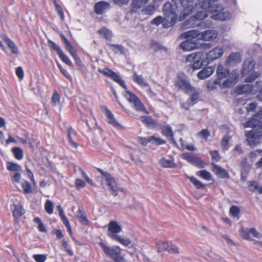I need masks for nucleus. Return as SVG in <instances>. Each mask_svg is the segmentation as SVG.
I'll use <instances>...</instances> for the list:
<instances>
[{"label": "nucleus", "instance_id": "obj_4", "mask_svg": "<svg viewBox=\"0 0 262 262\" xmlns=\"http://www.w3.org/2000/svg\"><path fill=\"white\" fill-rule=\"evenodd\" d=\"M105 254L115 262H119L123 259L121 255V249L119 246L109 247L102 242L99 243Z\"/></svg>", "mask_w": 262, "mask_h": 262}, {"label": "nucleus", "instance_id": "obj_38", "mask_svg": "<svg viewBox=\"0 0 262 262\" xmlns=\"http://www.w3.org/2000/svg\"><path fill=\"white\" fill-rule=\"evenodd\" d=\"M76 134V132L72 127H70L69 128H68L67 130V137L69 144L71 146L74 147L75 148H77L78 147V144L73 140L71 136L72 134L75 135Z\"/></svg>", "mask_w": 262, "mask_h": 262}, {"label": "nucleus", "instance_id": "obj_55", "mask_svg": "<svg viewBox=\"0 0 262 262\" xmlns=\"http://www.w3.org/2000/svg\"><path fill=\"white\" fill-rule=\"evenodd\" d=\"M107 45L108 47L111 48L112 49V50H113V51L116 53H118L119 52L121 53H122L123 52L124 48L122 45H114V44H111V43H108Z\"/></svg>", "mask_w": 262, "mask_h": 262}, {"label": "nucleus", "instance_id": "obj_11", "mask_svg": "<svg viewBox=\"0 0 262 262\" xmlns=\"http://www.w3.org/2000/svg\"><path fill=\"white\" fill-rule=\"evenodd\" d=\"M48 42L50 48L56 52L62 62L70 67L72 66L73 64L71 60L68 56L63 52L59 46L51 40H49Z\"/></svg>", "mask_w": 262, "mask_h": 262}, {"label": "nucleus", "instance_id": "obj_18", "mask_svg": "<svg viewBox=\"0 0 262 262\" xmlns=\"http://www.w3.org/2000/svg\"><path fill=\"white\" fill-rule=\"evenodd\" d=\"M224 53V50L221 48L216 47L213 48L208 53H206V58L208 61H212L221 57Z\"/></svg>", "mask_w": 262, "mask_h": 262}, {"label": "nucleus", "instance_id": "obj_28", "mask_svg": "<svg viewBox=\"0 0 262 262\" xmlns=\"http://www.w3.org/2000/svg\"><path fill=\"white\" fill-rule=\"evenodd\" d=\"M236 90L238 94H251L254 90V87L252 84H246L237 86Z\"/></svg>", "mask_w": 262, "mask_h": 262}, {"label": "nucleus", "instance_id": "obj_35", "mask_svg": "<svg viewBox=\"0 0 262 262\" xmlns=\"http://www.w3.org/2000/svg\"><path fill=\"white\" fill-rule=\"evenodd\" d=\"M12 214L15 219H18L22 216L24 214V211L23 207L21 204L14 205Z\"/></svg>", "mask_w": 262, "mask_h": 262}, {"label": "nucleus", "instance_id": "obj_31", "mask_svg": "<svg viewBox=\"0 0 262 262\" xmlns=\"http://www.w3.org/2000/svg\"><path fill=\"white\" fill-rule=\"evenodd\" d=\"M201 33V32L197 30H191L185 32L183 36L185 38L191 39L192 40L197 38L198 40H200Z\"/></svg>", "mask_w": 262, "mask_h": 262}, {"label": "nucleus", "instance_id": "obj_30", "mask_svg": "<svg viewBox=\"0 0 262 262\" xmlns=\"http://www.w3.org/2000/svg\"><path fill=\"white\" fill-rule=\"evenodd\" d=\"M3 39L6 42L8 48L11 50L12 53L16 54L18 53V48L7 35H3Z\"/></svg>", "mask_w": 262, "mask_h": 262}, {"label": "nucleus", "instance_id": "obj_15", "mask_svg": "<svg viewBox=\"0 0 262 262\" xmlns=\"http://www.w3.org/2000/svg\"><path fill=\"white\" fill-rule=\"evenodd\" d=\"M122 231V227L116 221H111L108 225L107 235L111 239H114V236H118L117 233Z\"/></svg>", "mask_w": 262, "mask_h": 262}, {"label": "nucleus", "instance_id": "obj_1", "mask_svg": "<svg viewBox=\"0 0 262 262\" xmlns=\"http://www.w3.org/2000/svg\"><path fill=\"white\" fill-rule=\"evenodd\" d=\"M262 108L255 114L250 119L244 124V127L252 128L250 131L245 133L248 145L254 146L259 142L262 137Z\"/></svg>", "mask_w": 262, "mask_h": 262}, {"label": "nucleus", "instance_id": "obj_25", "mask_svg": "<svg viewBox=\"0 0 262 262\" xmlns=\"http://www.w3.org/2000/svg\"><path fill=\"white\" fill-rule=\"evenodd\" d=\"M198 5V1L196 2L195 7L196 9H201L200 10L198 11L193 16V18L195 20H201L204 19L207 16V12H209L207 9H203L200 5Z\"/></svg>", "mask_w": 262, "mask_h": 262}, {"label": "nucleus", "instance_id": "obj_10", "mask_svg": "<svg viewBox=\"0 0 262 262\" xmlns=\"http://www.w3.org/2000/svg\"><path fill=\"white\" fill-rule=\"evenodd\" d=\"M101 110L104 113L107 119L108 123L113 126L114 127L120 130L125 129L124 127L122 126L116 119L113 113L107 108L106 106L102 105L100 107Z\"/></svg>", "mask_w": 262, "mask_h": 262}, {"label": "nucleus", "instance_id": "obj_20", "mask_svg": "<svg viewBox=\"0 0 262 262\" xmlns=\"http://www.w3.org/2000/svg\"><path fill=\"white\" fill-rule=\"evenodd\" d=\"M217 32L213 30H209L201 32L200 40L204 41H212L216 38L217 37Z\"/></svg>", "mask_w": 262, "mask_h": 262}, {"label": "nucleus", "instance_id": "obj_54", "mask_svg": "<svg viewBox=\"0 0 262 262\" xmlns=\"http://www.w3.org/2000/svg\"><path fill=\"white\" fill-rule=\"evenodd\" d=\"M209 154L211 156V159L215 162H219L221 159V156L219 151L217 150H210Z\"/></svg>", "mask_w": 262, "mask_h": 262}, {"label": "nucleus", "instance_id": "obj_41", "mask_svg": "<svg viewBox=\"0 0 262 262\" xmlns=\"http://www.w3.org/2000/svg\"><path fill=\"white\" fill-rule=\"evenodd\" d=\"M240 209L237 206H232L229 210V214L234 219L238 220L240 218Z\"/></svg>", "mask_w": 262, "mask_h": 262}, {"label": "nucleus", "instance_id": "obj_6", "mask_svg": "<svg viewBox=\"0 0 262 262\" xmlns=\"http://www.w3.org/2000/svg\"><path fill=\"white\" fill-rule=\"evenodd\" d=\"M124 96L130 103L133 104V107L136 111L143 112H146L144 104L133 93L129 91H126L125 92Z\"/></svg>", "mask_w": 262, "mask_h": 262}, {"label": "nucleus", "instance_id": "obj_23", "mask_svg": "<svg viewBox=\"0 0 262 262\" xmlns=\"http://www.w3.org/2000/svg\"><path fill=\"white\" fill-rule=\"evenodd\" d=\"M98 34L101 37H103L105 40L111 41L113 37V33L112 31L109 30L105 27H101L98 31Z\"/></svg>", "mask_w": 262, "mask_h": 262}, {"label": "nucleus", "instance_id": "obj_21", "mask_svg": "<svg viewBox=\"0 0 262 262\" xmlns=\"http://www.w3.org/2000/svg\"><path fill=\"white\" fill-rule=\"evenodd\" d=\"M242 61L241 54L238 52L231 53L226 58V63L227 65L239 63Z\"/></svg>", "mask_w": 262, "mask_h": 262}, {"label": "nucleus", "instance_id": "obj_2", "mask_svg": "<svg viewBox=\"0 0 262 262\" xmlns=\"http://www.w3.org/2000/svg\"><path fill=\"white\" fill-rule=\"evenodd\" d=\"M216 75L217 79L214 80V84L222 88L231 87L238 81V75L234 72L230 73V70L225 69L221 64H219L217 67Z\"/></svg>", "mask_w": 262, "mask_h": 262}, {"label": "nucleus", "instance_id": "obj_17", "mask_svg": "<svg viewBox=\"0 0 262 262\" xmlns=\"http://www.w3.org/2000/svg\"><path fill=\"white\" fill-rule=\"evenodd\" d=\"M111 8L109 3L104 1H100L95 3L94 12L97 15H101L105 13Z\"/></svg>", "mask_w": 262, "mask_h": 262}, {"label": "nucleus", "instance_id": "obj_24", "mask_svg": "<svg viewBox=\"0 0 262 262\" xmlns=\"http://www.w3.org/2000/svg\"><path fill=\"white\" fill-rule=\"evenodd\" d=\"M215 68L212 67H207L204 68L198 73V77L200 79H205L211 76L214 72Z\"/></svg>", "mask_w": 262, "mask_h": 262}, {"label": "nucleus", "instance_id": "obj_22", "mask_svg": "<svg viewBox=\"0 0 262 262\" xmlns=\"http://www.w3.org/2000/svg\"><path fill=\"white\" fill-rule=\"evenodd\" d=\"M165 18H163V27L165 29L173 27L177 22V15H173L170 16L168 15H165Z\"/></svg>", "mask_w": 262, "mask_h": 262}, {"label": "nucleus", "instance_id": "obj_57", "mask_svg": "<svg viewBox=\"0 0 262 262\" xmlns=\"http://www.w3.org/2000/svg\"><path fill=\"white\" fill-rule=\"evenodd\" d=\"M79 170L80 171L82 177L84 179L85 181L89 183L91 185H93V181L91 180L86 174L84 170L81 167L79 168Z\"/></svg>", "mask_w": 262, "mask_h": 262}, {"label": "nucleus", "instance_id": "obj_49", "mask_svg": "<svg viewBox=\"0 0 262 262\" xmlns=\"http://www.w3.org/2000/svg\"><path fill=\"white\" fill-rule=\"evenodd\" d=\"M45 210L49 214L53 213L54 204L50 200H47L45 203Z\"/></svg>", "mask_w": 262, "mask_h": 262}, {"label": "nucleus", "instance_id": "obj_39", "mask_svg": "<svg viewBox=\"0 0 262 262\" xmlns=\"http://www.w3.org/2000/svg\"><path fill=\"white\" fill-rule=\"evenodd\" d=\"M196 175L206 181H211L212 180V175L211 173L206 170L198 171L196 172Z\"/></svg>", "mask_w": 262, "mask_h": 262}, {"label": "nucleus", "instance_id": "obj_12", "mask_svg": "<svg viewBox=\"0 0 262 262\" xmlns=\"http://www.w3.org/2000/svg\"><path fill=\"white\" fill-rule=\"evenodd\" d=\"M239 234L243 238L248 241H253L252 237L257 238L262 237V234L254 228H242L239 231Z\"/></svg>", "mask_w": 262, "mask_h": 262}, {"label": "nucleus", "instance_id": "obj_51", "mask_svg": "<svg viewBox=\"0 0 262 262\" xmlns=\"http://www.w3.org/2000/svg\"><path fill=\"white\" fill-rule=\"evenodd\" d=\"M230 140V137L229 135H226L222 138L221 144L224 150H228L229 148V144Z\"/></svg>", "mask_w": 262, "mask_h": 262}, {"label": "nucleus", "instance_id": "obj_44", "mask_svg": "<svg viewBox=\"0 0 262 262\" xmlns=\"http://www.w3.org/2000/svg\"><path fill=\"white\" fill-rule=\"evenodd\" d=\"M11 150L16 159L20 160L23 159L24 152L21 148L19 147H14L12 148Z\"/></svg>", "mask_w": 262, "mask_h": 262}, {"label": "nucleus", "instance_id": "obj_45", "mask_svg": "<svg viewBox=\"0 0 262 262\" xmlns=\"http://www.w3.org/2000/svg\"><path fill=\"white\" fill-rule=\"evenodd\" d=\"M21 186L25 194L32 192V188L31 184L26 180H23L21 183Z\"/></svg>", "mask_w": 262, "mask_h": 262}, {"label": "nucleus", "instance_id": "obj_64", "mask_svg": "<svg viewBox=\"0 0 262 262\" xmlns=\"http://www.w3.org/2000/svg\"><path fill=\"white\" fill-rule=\"evenodd\" d=\"M167 251L170 254H177L179 253V248L178 246L174 245L169 246Z\"/></svg>", "mask_w": 262, "mask_h": 262}, {"label": "nucleus", "instance_id": "obj_13", "mask_svg": "<svg viewBox=\"0 0 262 262\" xmlns=\"http://www.w3.org/2000/svg\"><path fill=\"white\" fill-rule=\"evenodd\" d=\"M182 158L198 168H203L206 165V162L202 160L201 158L194 155H191L188 152L183 153L182 155Z\"/></svg>", "mask_w": 262, "mask_h": 262}, {"label": "nucleus", "instance_id": "obj_3", "mask_svg": "<svg viewBox=\"0 0 262 262\" xmlns=\"http://www.w3.org/2000/svg\"><path fill=\"white\" fill-rule=\"evenodd\" d=\"M206 53L204 52H196L190 54L187 56L186 60L188 62H192L190 67L193 70L200 69L205 62Z\"/></svg>", "mask_w": 262, "mask_h": 262}, {"label": "nucleus", "instance_id": "obj_46", "mask_svg": "<svg viewBox=\"0 0 262 262\" xmlns=\"http://www.w3.org/2000/svg\"><path fill=\"white\" fill-rule=\"evenodd\" d=\"M6 168L10 171H19L21 169V167L17 163L12 162H7L6 163Z\"/></svg>", "mask_w": 262, "mask_h": 262}, {"label": "nucleus", "instance_id": "obj_8", "mask_svg": "<svg viewBox=\"0 0 262 262\" xmlns=\"http://www.w3.org/2000/svg\"><path fill=\"white\" fill-rule=\"evenodd\" d=\"M175 86L180 90L183 91L186 94H189L194 90V87L187 80L186 76L184 74L178 75Z\"/></svg>", "mask_w": 262, "mask_h": 262}, {"label": "nucleus", "instance_id": "obj_37", "mask_svg": "<svg viewBox=\"0 0 262 262\" xmlns=\"http://www.w3.org/2000/svg\"><path fill=\"white\" fill-rule=\"evenodd\" d=\"M156 6L154 4H149L141 10V13L143 15H151L156 11Z\"/></svg>", "mask_w": 262, "mask_h": 262}, {"label": "nucleus", "instance_id": "obj_5", "mask_svg": "<svg viewBox=\"0 0 262 262\" xmlns=\"http://www.w3.org/2000/svg\"><path fill=\"white\" fill-rule=\"evenodd\" d=\"M96 170L104 178L106 185L108 187L109 190L111 191L112 194L114 196H117L118 195V189L115 179L112 176L111 173L104 171L100 168H96Z\"/></svg>", "mask_w": 262, "mask_h": 262}, {"label": "nucleus", "instance_id": "obj_32", "mask_svg": "<svg viewBox=\"0 0 262 262\" xmlns=\"http://www.w3.org/2000/svg\"><path fill=\"white\" fill-rule=\"evenodd\" d=\"M160 165L163 168H176L177 165L174 162L173 160H168L165 158H162L159 161Z\"/></svg>", "mask_w": 262, "mask_h": 262}, {"label": "nucleus", "instance_id": "obj_43", "mask_svg": "<svg viewBox=\"0 0 262 262\" xmlns=\"http://www.w3.org/2000/svg\"><path fill=\"white\" fill-rule=\"evenodd\" d=\"M161 134L166 137L172 138L173 137V134L172 130V128L170 125H166L164 126L161 130Z\"/></svg>", "mask_w": 262, "mask_h": 262}, {"label": "nucleus", "instance_id": "obj_58", "mask_svg": "<svg viewBox=\"0 0 262 262\" xmlns=\"http://www.w3.org/2000/svg\"><path fill=\"white\" fill-rule=\"evenodd\" d=\"M60 100V97L59 93L55 91L53 93V94L52 97L51 101L52 103L54 105H56L57 104H59Z\"/></svg>", "mask_w": 262, "mask_h": 262}, {"label": "nucleus", "instance_id": "obj_26", "mask_svg": "<svg viewBox=\"0 0 262 262\" xmlns=\"http://www.w3.org/2000/svg\"><path fill=\"white\" fill-rule=\"evenodd\" d=\"M149 1V0H133L131 4V13L136 12L137 10L145 6Z\"/></svg>", "mask_w": 262, "mask_h": 262}, {"label": "nucleus", "instance_id": "obj_36", "mask_svg": "<svg viewBox=\"0 0 262 262\" xmlns=\"http://www.w3.org/2000/svg\"><path fill=\"white\" fill-rule=\"evenodd\" d=\"M133 80L135 83L142 87H146L148 86V83L145 81L143 77L141 75H138L136 73L134 74L133 76Z\"/></svg>", "mask_w": 262, "mask_h": 262}, {"label": "nucleus", "instance_id": "obj_59", "mask_svg": "<svg viewBox=\"0 0 262 262\" xmlns=\"http://www.w3.org/2000/svg\"><path fill=\"white\" fill-rule=\"evenodd\" d=\"M57 66L58 69H59L60 72L64 75L65 77H66L69 80H72L71 76L68 73L66 69L63 68L61 65L59 63H57Z\"/></svg>", "mask_w": 262, "mask_h": 262}, {"label": "nucleus", "instance_id": "obj_48", "mask_svg": "<svg viewBox=\"0 0 262 262\" xmlns=\"http://www.w3.org/2000/svg\"><path fill=\"white\" fill-rule=\"evenodd\" d=\"M149 143L155 144L157 145L165 144L166 143L165 140L159 137H156L154 135L149 136Z\"/></svg>", "mask_w": 262, "mask_h": 262}, {"label": "nucleus", "instance_id": "obj_62", "mask_svg": "<svg viewBox=\"0 0 262 262\" xmlns=\"http://www.w3.org/2000/svg\"><path fill=\"white\" fill-rule=\"evenodd\" d=\"M61 243H62V246L64 248L66 251L67 252V253L70 256H73L74 255L73 252L71 249L68 248V243L67 241L65 239H63Z\"/></svg>", "mask_w": 262, "mask_h": 262}, {"label": "nucleus", "instance_id": "obj_9", "mask_svg": "<svg viewBox=\"0 0 262 262\" xmlns=\"http://www.w3.org/2000/svg\"><path fill=\"white\" fill-rule=\"evenodd\" d=\"M60 36L63 42L64 43L66 49L69 52L71 56L74 59L75 63L77 65H81L82 64L81 60L78 56L77 51L72 45L71 43L68 40L64 35L62 33L60 34Z\"/></svg>", "mask_w": 262, "mask_h": 262}, {"label": "nucleus", "instance_id": "obj_34", "mask_svg": "<svg viewBox=\"0 0 262 262\" xmlns=\"http://www.w3.org/2000/svg\"><path fill=\"white\" fill-rule=\"evenodd\" d=\"M76 217L81 224L85 225L89 224V221L87 218L86 213L83 210L81 209H78L77 212Z\"/></svg>", "mask_w": 262, "mask_h": 262}, {"label": "nucleus", "instance_id": "obj_56", "mask_svg": "<svg viewBox=\"0 0 262 262\" xmlns=\"http://www.w3.org/2000/svg\"><path fill=\"white\" fill-rule=\"evenodd\" d=\"M190 93H192V94L190 96V100L192 102L193 104H195L197 102L199 99L200 94L198 91H195L194 88L193 92H191Z\"/></svg>", "mask_w": 262, "mask_h": 262}, {"label": "nucleus", "instance_id": "obj_16", "mask_svg": "<svg viewBox=\"0 0 262 262\" xmlns=\"http://www.w3.org/2000/svg\"><path fill=\"white\" fill-rule=\"evenodd\" d=\"M185 41L182 42L180 45V48L184 51H191L199 48V44L191 39L187 38Z\"/></svg>", "mask_w": 262, "mask_h": 262}, {"label": "nucleus", "instance_id": "obj_61", "mask_svg": "<svg viewBox=\"0 0 262 262\" xmlns=\"http://www.w3.org/2000/svg\"><path fill=\"white\" fill-rule=\"evenodd\" d=\"M75 185L78 190L84 188L86 186L85 182L80 179H76L75 181Z\"/></svg>", "mask_w": 262, "mask_h": 262}, {"label": "nucleus", "instance_id": "obj_53", "mask_svg": "<svg viewBox=\"0 0 262 262\" xmlns=\"http://www.w3.org/2000/svg\"><path fill=\"white\" fill-rule=\"evenodd\" d=\"M260 75L257 72H253L248 77L245 78V81L246 83H252Z\"/></svg>", "mask_w": 262, "mask_h": 262}, {"label": "nucleus", "instance_id": "obj_63", "mask_svg": "<svg viewBox=\"0 0 262 262\" xmlns=\"http://www.w3.org/2000/svg\"><path fill=\"white\" fill-rule=\"evenodd\" d=\"M33 257L36 262H45L47 259V256L44 254H34Z\"/></svg>", "mask_w": 262, "mask_h": 262}, {"label": "nucleus", "instance_id": "obj_29", "mask_svg": "<svg viewBox=\"0 0 262 262\" xmlns=\"http://www.w3.org/2000/svg\"><path fill=\"white\" fill-rule=\"evenodd\" d=\"M3 39L6 42L8 48L11 50L12 53L16 54L18 53V48L7 35H3Z\"/></svg>", "mask_w": 262, "mask_h": 262}, {"label": "nucleus", "instance_id": "obj_27", "mask_svg": "<svg viewBox=\"0 0 262 262\" xmlns=\"http://www.w3.org/2000/svg\"><path fill=\"white\" fill-rule=\"evenodd\" d=\"M163 11L165 15L173 16V15H177L176 12V9L171 3L169 2L166 3L163 8Z\"/></svg>", "mask_w": 262, "mask_h": 262}, {"label": "nucleus", "instance_id": "obj_60", "mask_svg": "<svg viewBox=\"0 0 262 262\" xmlns=\"http://www.w3.org/2000/svg\"><path fill=\"white\" fill-rule=\"evenodd\" d=\"M55 6L61 20L63 21L64 19V16L62 7L56 2H55Z\"/></svg>", "mask_w": 262, "mask_h": 262}, {"label": "nucleus", "instance_id": "obj_52", "mask_svg": "<svg viewBox=\"0 0 262 262\" xmlns=\"http://www.w3.org/2000/svg\"><path fill=\"white\" fill-rule=\"evenodd\" d=\"M197 136L204 139L205 141H207L208 138L210 136V133L207 129H203L198 133Z\"/></svg>", "mask_w": 262, "mask_h": 262}, {"label": "nucleus", "instance_id": "obj_42", "mask_svg": "<svg viewBox=\"0 0 262 262\" xmlns=\"http://www.w3.org/2000/svg\"><path fill=\"white\" fill-rule=\"evenodd\" d=\"M255 65L253 64L252 61H245L244 63L242 73L243 74H248L250 71L254 69Z\"/></svg>", "mask_w": 262, "mask_h": 262}, {"label": "nucleus", "instance_id": "obj_14", "mask_svg": "<svg viewBox=\"0 0 262 262\" xmlns=\"http://www.w3.org/2000/svg\"><path fill=\"white\" fill-rule=\"evenodd\" d=\"M211 171L219 178L229 179L230 175L228 171L221 166L212 162L211 163Z\"/></svg>", "mask_w": 262, "mask_h": 262}, {"label": "nucleus", "instance_id": "obj_33", "mask_svg": "<svg viewBox=\"0 0 262 262\" xmlns=\"http://www.w3.org/2000/svg\"><path fill=\"white\" fill-rule=\"evenodd\" d=\"M186 178L189 179V181L192 183L196 189H205L206 188V185L202 183L194 176H189L188 175H186Z\"/></svg>", "mask_w": 262, "mask_h": 262}, {"label": "nucleus", "instance_id": "obj_40", "mask_svg": "<svg viewBox=\"0 0 262 262\" xmlns=\"http://www.w3.org/2000/svg\"><path fill=\"white\" fill-rule=\"evenodd\" d=\"M248 188L253 192L257 191L259 193H262V186H259L256 181L250 182L248 185Z\"/></svg>", "mask_w": 262, "mask_h": 262}, {"label": "nucleus", "instance_id": "obj_7", "mask_svg": "<svg viewBox=\"0 0 262 262\" xmlns=\"http://www.w3.org/2000/svg\"><path fill=\"white\" fill-rule=\"evenodd\" d=\"M98 71L106 77L111 78L115 82L118 83L124 89L127 90V86L121 76L109 68L98 69Z\"/></svg>", "mask_w": 262, "mask_h": 262}, {"label": "nucleus", "instance_id": "obj_47", "mask_svg": "<svg viewBox=\"0 0 262 262\" xmlns=\"http://www.w3.org/2000/svg\"><path fill=\"white\" fill-rule=\"evenodd\" d=\"M158 252L167 251L168 249V242L167 241H159L157 244Z\"/></svg>", "mask_w": 262, "mask_h": 262}, {"label": "nucleus", "instance_id": "obj_19", "mask_svg": "<svg viewBox=\"0 0 262 262\" xmlns=\"http://www.w3.org/2000/svg\"><path fill=\"white\" fill-rule=\"evenodd\" d=\"M139 118L143 124L149 128H154L159 126V122L149 116H142Z\"/></svg>", "mask_w": 262, "mask_h": 262}, {"label": "nucleus", "instance_id": "obj_50", "mask_svg": "<svg viewBox=\"0 0 262 262\" xmlns=\"http://www.w3.org/2000/svg\"><path fill=\"white\" fill-rule=\"evenodd\" d=\"M114 237V239L113 240L120 243L125 247L129 246L131 243V241L129 239L123 238L120 235L115 236Z\"/></svg>", "mask_w": 262, "mask_h": 262}]
</instances>
